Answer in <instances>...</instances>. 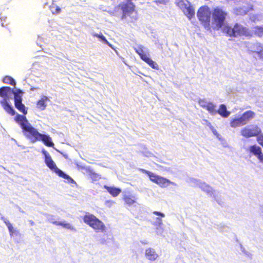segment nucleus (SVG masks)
<instances>
[{"instance_id": "nucleus-1", "label": "nucleus", "mask_w": 263, "mask_h": 263, "mask_svg": "<svg viewBox=\"0 0 263 263\" xmlns=\"http://www.w3.org/2000/svg\"><path fill=\"white\" fill-rule=\"evenodd\" d=\"M11 93L14 95V103L15 108L23 114L27 115V109L22 102V96L24 92L18 88L13 89L8 86H3L0 88V97L3 98L0 101V104L4 109L11 116L16 114L15 110L8 102L9 99V95Z\"/></svg>"}, {"instance_id": "nucleus-2", "label": "nucleus", "mask_w": 263, "mask_h": 263, "mask_svg": "<svg viewBox=\"0 0 263 263\" xmlns=\"http://www.w3.org/2000/svg\"><path fill=\"white\" fill-rule=\"evenodd\" d=\"M26 115L16 114L14 121L18 123L22 129L24 135L32 142H36L41 133L29 123Z\"/></svg>"}, {"instance_id": "nucleus-3", "label": "nucleus", "mask_w": 263, "mask_h": 263, "mask_svg": "<svg viewBox=\"0 0 263 263\" xmlns=\"http://www.w3.org/2000/svg\"><path fill=\"white\" fill-rule=\"evenodd\" d=\"M223 32L230 37L252 36V32L249 28L236 23L233 27L227 25L222 28Z\"/></svg>"}, {"instance_id": "nucleus-4", "label": "nucleus", "mask_w": 263, "mask_h": 263, "mask_svg": "<svg viewBox=\"0 0 263 263\" xmlns=\"http://www.w3.org/2000/svg\"><path fill=\"white\" fill-rule=\"evenodd\" d=\"M227 16V12L221 7L214 8L212 12L211 30H219L223 28Z\"/></svg>"}, {"instance_id": "nucleus-5", "label": "nucleus", "mask_w": 263, "mask_h": 263, "mask_svg": "<svg viewBox=\"0 0 263 263\" xmlns=\"http://www.w3.org/2000/svg\"><path fill=\"white\" fill-rule=\"evenodd\" d=\"M42 153L44 155L45 162L48 167L53 171L60 177L66 179L68 183H76L74 180L71 177L65 174L57 166L51 156L46 151H43Z\"/></svg>"}, {"instance_id": "nucleus-6", "label": "nucleus", "mask_w": 263, "mask_h": 263, "mask_svg": "<svg viewBox=\"0 0 263 263\" xmlns=\"http://www.w3.org/2000/svg\"><path fill=\"white\" fill-rule=\"evenodd\" d=\"M197 16L201 24L207 30L211 31L212 12L206 6L200 7L197 12Z\"/></svg>"}, {"instance_id": "nucleus-7", "label": "nucleus", "mask_w": 263, "mask_h": 263, "mask_svg": "<svg viewBox=\"0 0 263 263\" xmlns=\"http://www.w3.org/2000/svg\"><path fill=\"white\" fill-rule=\"evenodd\" d=\"M83 221L96 232H103L106 231L104 223L94 215L86 213L83 218Z\"/></svg>"}, {"instance_id": "nucleus-8", "label": "nucleus", "mask_w": 263, "mask_h": 263, "mask_svg": "<svg viewBox=\"0 0 263 263\" xmlns=\"http://www.w3.org/2000/svg\"><path fill=\"white\" fill-rule=\"evenodd\" d=\"M140 170L142 173L148 176L152 182L158 184L161 187L165 188L170 184H173V182H171L170 180L160 176L156 175L149 171L142 168Z\"/></svg>"}, {"instance_id": "nucleus-9", "label": "nucleus", "mask_w": 263, "mask_h": 263, "mask_svg": "<svg viewBox=\"0 0 263 263\" xmlns=\"http://www.w3.org/2000/svg\"><path fill=\"white\" fill-rule=\"evenodd\" d=\"M176 4L189 19L194 16V9L187 0H177Z\"/></svg>"}, {"instance_id": "nucleus-10", "label": "nucleus", "mask_w": 263, "mask_h": 263, "mask_svg": "<svg viewBox=\"0 0 263 263\" xmlns=\"http://www.w3.org/2000/svg\"><path fill=\"white\" fill-rule=\"evenodd\" d=\"M261 130L257 125H251L242 128L240 130L241 135L245 138L256 137L261 134Z\"/></svg>"}, {"instance_id": "nucleus-11", "label": "nucleus", "mask_w": 263, "mask_h": 263, "mask_svg": "<svg viewBox=\"0 0 263 263\" xmlns=\"http://www.w3.org/2000/svg\"><path fill=\"white\" fill-rule=\"evenodd\" d=\"M120 8L124 15H130L134 11L135 6L131 1H127L120 5Z\"/></svg>"}, {"instance_id": "nucleus-12", "label": "nucleus", "mask_w": 263, "mask_h": 263, "mask_svg": "<svg viewBox=\"0 0 263 263\" xmlns=\"http://www.w3.org/2000/svg\"><path fill=\"white\" fill-rule=\"evenodd\" d=\"M249 149L250 153L255 155L259 160L260 162L263 163V153L260 147L256 145H254L251 146L249 147Z\"/></svg>"}, {"instance_id": "nucleus-13", "label": "nucleus", "mask_w": 263, "mask_h": 263, "mask_svg": "<svg viewBox=\"0 0 263 263\" xmlns=\"http://www.w3.org/2000/svg\"><path fill=\"white\" fill-rule=\"evenodd\" d=\"M38 139L39 140H37V141H42L47 146L53 147L54 146V143L52 141L51 138L49 135L41 134Z\"/></svg>"}, {"instance_id": "nucleus-14", "label": "nucleus", "mask_w": 263, "mask_h": 263, "mask_svg": "<svg viewBox=\"0 0 263 263\" xmlns=\"http://www.w3.org/2000/svg\"><path fill=\"white\" fill-rule=\"evenodd\" d=\"M140 57L143 61L148 64L152 68L155 69H158V65L157 64L153 61L150 58H149L145 53H143Z\"/></svg>"}, {"instance_id": "nucleus-15", "label": "nucleus", "mask_w": 263, "mask_h": 263, "mask_svg": "<svg viewBox=\"0 0 263 263\" xmlns=\"http://www.w3.org/2000/svg\"><path fill=\"white\" fill-rule=\"evenodd\" d=\"M255 50L252 51V53L258 55V58L263 61V44L257 43L254 45Z\"/></svg>"}, {"instance_id": "nucleus-16", "label": "nucleus", "mask_w": 263, "mask_h": 263, "mask_svg": "<svg viewBox=\"0 0 263 263\" xmlns=\"http://www.w3.org/2000/svg\"><path fill=\"white\" fill-rule=\"evenodd\" d=\"M255 116V113L252 110H247L245 111L240 117L243 123L246 124L251 119Z\"/></svg>"}, {"instance_id": "nucleus-17", "label": "nucleus", "mask_w": 263, "mask_h": 263, "mask_svg": "<svg viewBox=\"0 0 263 263\" xmlns=\"http://www.w3.org/2000/svg\"><path fill=\"white\" fill-rule=\"evenodd\" d=\"M216 112L223 118H227L230 115V112L227 110V107L224 104H221L218 110H216Z\"/></svg>"}, {"instance_id": "nucleus-18", "label": "nucleus", "mask_w": 263, "mask_h": 263, "mask_svg": "<svg viewBox=\"0 0 263 263\" xmlns=\"http://www.w3.org/2000/svg\"><path fill=\"white\" fill-rule=\"evenodd\" d=\"M104 188L114 197L118 196L121 192V189L115 187L105 185L104 186Z\"/></svg>"}, {"instance_id": "nucleus-19", "label": "nucleus", "mask_w": 263, "mask_h": 263, "mask_svg": "<svg viewBox=\"0 0 263 263\" xmlns=\"http://www.w3.org/2000/svg\"><path fill=\"white\" fill-rule=\"evenodd\" d=\"M48 100L46 96H42L41 98L37 102V107L41 110H44L46 107V102Z\"/></svg>"}, {"instance_id": "nucleus-20", "label": "nucleus", "mask_w": 263, "mask_h": 263, "mask_svg": "<svg viewBox=\"0 0 263 263\" xmlns=\"http://www.w3.org/2000/svg\"><path fill=\"white\" fill-rule=\"evenodd\" d=\"M146 257L151 260H154L157 258V255L154 250L152 248H148L145 251Z\"/></svg>"}, {"instance_id": "nucleus-21", "label": "nucleus", "mask_w": 263, "mask_h": 263, "mask_svg": "<svg viewBox=\"0 0 263 263\" xmlns=\"http://www.w3.org/2000/svg\"><path fill=\"white\" fill-rule=\"evenodd\" d=\"M230 124V126L233 128H236L245 125L240 117L232 119Z\"/></svg>"}, {"instance_id": "nucleus-22", "label": "nucleus", "mask_w": 263, "mask_h": 263, "mask_svg": "<svg viewBox=\"0 0 263 263\" xmlns=\"http://www.w3.org/2000/svg\"><path fill=\"white\" fill-rule=\"evenodd\" d=\"M52 223L57 226H62L64 228H65L68 230H75L74 227L72 226H71L70 223H66L65 222H58L57 221H54L52 222Z\"/></svg>"}, {"instance_id": "nucleus-23", "label": "nucleus", "mask_w": 263, "mask_h": 263, "mask_svg": "<svg viewBox=\"0 0 263 263\" xmlns=\"http://www.w3.org/2000/svg\"><path fill=\"white\" fill-rule=\"evenodd\" d=\"M3 82L5 84H10L14 87L16 85V82L14 79L9 76H5L3 80Z\"/></svg>"}, {"instance_id": "nucleus-24", "label": "nucleus", "mask_w": 263, "mask_h": 263, "mask_svg": "<svg viewBox=\"0 0 263 263\" xmlns=\"http://www.w3.org/2000/svg\"><path fill=\"white\" fill-rule=\"evenodd\" d=\"M2 219L4 221V223L7 226L10 235L11 236L13 235V234L14 233V230L13 229V227L12 224L10 222V221L7 218H5L4 217H2Z\"/></svg>"}, {"instance_id": "nucleus-25", "label": "nucleus", "mask_w": 263, "mask_h": 263, "mask_svg": "<svg viewBox=\"0 0 263 263\" xmlns=\"http://www.w3.org/2000/svg\"><path fill=\"white\" fill-rule=\"evenodd\" d=\"M204 108L212 114L216 112V106L212 102H209Z\"/></svg>"}, {"instance_id": "nucleus-26", "label": "nucleus", "mask_w": 263, "mask_h": 263, "mask_svg": "<svg viewBox=\"0 0 263 263\" xmlns=\"http://www.w3.org/2000/svg\"><path fill=\"white\" fill-rule=\"evenodd\" d=\"M123 200L125 203L128 205H132L135 203L134 197L130 195H125L123 197Z\"/></svg>"}, {"instance_id": "nucleus-27", "label": "nucleus", "mask_w": 263, "mask_h": 263, "mask_svg": "<svg viewBox=\"0 0 263 263\" xmlns=\"http://www.w3.org/2000/svg\"><path fill=\"white\" fill-rule=\"evenodd\" d=\"M87 172L89 177L92 179V181H97L100 178V176L93 172V171L91 170H87Z\"/></svg>"}, {"instance_id": "nucleus-28", "label": "nucleus", "mask_w": 263, "mask_h": 263, "mask_svg": "<svg viewBox=\"0 0 263 263\" xmlns=\"http://www.w3.org/2000/svg\"><path fill=\"white\" fill-rule=\"evenodd\" d=\"M94 36L100 39L104 44L108 45L109 47H112L111 44H110L108 41L106 39L105 37L103 35L102 33L99 34L96 33Z\"/></svg>"}, {"instance_id": "nucleus-29", "label": "nucleus", "mask_w": 263, "mask_h": 263, "mask_svg": "<svg viewBox=\"0 0 263 263\" xmlns=\"http://www.w3.org/2000/svg\"><path fill=\"white\" fill-rule=\"evenodd\" d=\"M50 10L51 12L54 14H57L61 12V9L59 7L56 5H52L50 6Z\"/></svg>"}, {"instance_id": "nucleus-30", "label": "nucleus", "mask_w": 263, "mask_h": 263, "mask_svg": "<svg viewBox=\"0 0 263 263\" xmlns=\"http://www.w3.org/2000/svg\"><path fill=\"white\" fill-rule=\"evenodd\" d=\"M255 32H256V33L258 36L262 35H263V27H256Z\"/></svg>"}, {"instance_id": "nucleus-31", "label": "nucleus", "mask_w": 263, "mask_h": 263, "mask_svg": "<svg viewBox=\"0 0 263 263\" xmlns=\"http://www.w3.org/2000/svg\"><path fill=\"white\" fill-rule=\"evenodd\" d=\"M257 137V141L263 147V134H261V133L259 134Z\"/></svg>"}, {"instance_id": "nucleus-32", "label": "nucleus", "mask_w": 263, "mask_h": 263, "mask_svg": "<svg viewBox=\"0 0 263 263\" xmlns=\"http://www.w3.org/2000/svg\"><path fill=\"white\" fill-rule=\"evenodd\" d=\"M208 102H209L206 101L205 99H199L198 101L199 105L203 108H205Z\"/></svg>"}, {"instance_id": "nucleus-33", "label": "nucleus", "mask_w": 263, "mask_h": 263, "mask_svg": "<svg viewBox=\"0 0 263 263\" xmlns=\"http://www.w3.org/2000/svg\"><path fill=\"white\" fill-rule=\"evenodd\" d=\"M136 52L140 57L145 53L142 47H139L138 49H136Z\"/></svg>"}, {"instance_id": "nucleus-34", "label": "nucleus", "mask_w": 263, "mask_h": 263, "mask_svg": "<svg viewBox=\"0 0 263 263\" xmlns=\"http://www.w3.org/2000/svg\"><path fill=\"white\" fill-rule=\"evenodd\" d=\"M166 2V0H155L154 1V3L157 5H165Z\"/></svg>"}, {"instance_id": "nucleus-35", "label": "nucleus", "mask_w": 263, "mask_h": 263, "mask_svg": "<svg viewBox=\"0 0 263 263\" xmlns=\"http://www.w3.org/2000/svg\"><path fill=\"white\" fill-rule=\"evenodd\" d=\"M153 214L156 215L160 216L161 217H164V214L163 213H162L160 212L154 211L153 212Z\"/></svg>"}, {"instance_id": "nucleus-36", "label": "nucleus", "mask_w": 263, "mask_h": 263, "mask_svg": "<svg viewBox=\"0 0 263 263\" xmlns=\"http://www.w3.org/2000/svg\"><path fill=\"white\" fill-rule=\"evenodd\" d=\"M208 125L209 126V127H210V128L211 129V130H212L213 133L216 135L217 134V130L214 128V127L211 125V124L209 122L208 123Z\"/></svg>"}, {"instance_id": "nucleus-37", "label": "nucleus", "mask_w": 263, "mask_h": 263, "mask_svg": "<svg viewBox=\"0 0 263 263\" xmlns=\"http://www.w3.org/2000/svg\"><path fill=\"white\" fill-rule=\"evenodd\" d=\"M157 219L158 220V221L159 223V225H161L162 223V219L160 218H157Z\"/></svg>"}]
</instances>
